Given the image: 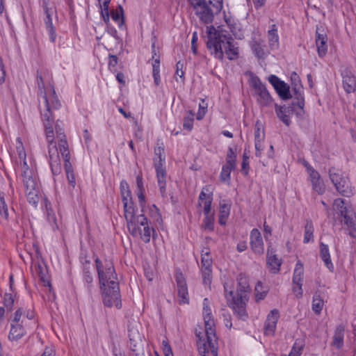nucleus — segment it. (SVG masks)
<instances>
[{
  "label": "nucleus",
  "mask_w": 356,
  "mask_h": 356,
  "mask_svg": "<svg viewBox=\"0 0 356 356\" xmlns=\"http://www.w3.org/2000/svg\"><path fill=\"white\" fill-rule=\"evenodd\" d=\"M95 264L104 305L108 307L120 308L119 284L112 261L97 258Z\"/></svg>",
  "instance_id": "nucleus-3"
},
{
  "label": "nucleus",
  "mask_w": 356,
  "mask_h": 356,
  "mask_svg": "<svg viewBox=\"0 0 356 356\" xmlns=\"http://www.w3.org/2000/svg\"><path fill=\"white\" fill-rule=\"evenodd\" d=\"M343 221L347 226L350 236L353 238H356V220H355L353 215H351L349 217H346V219L343 220Z\"/></svg>",
  "instance_id": "nucleus-35"
},
{
  "label": "nucleus",
  "mask_w": 356,
  "mask_h": 356,
  "mask_svg": "<svg viewBox=\"0 0 356 356\" xmlns=\"http://www.w3.org/2000/svg\"><path fill=\"white\" fill-rule=\"evenodd\" d=\"M333 210L337 214L341 216L343 220L346 219V217H349L353 215L350 206L346 204L344 200L341 198L334 200Z\"/></svg>",
  "instance_id": "nucleus-24"
},
{
  "label": "nucleus",
  "mask_w": 356,
  "mask_h": 356,
  "mask_svg": "<svg viewBox=\"0 0 356 356\" xmlns=\"http://www.w3.org/2000/svg\"><path fill=\"white\" fill-rule=\"evenodd\" d=\"M207 48L216 58L222 60L224 54L230 60L238 58L239 49L237 44L231 38H227L220 27L216 29L213 26H207Z\"/></svg>",
  "instance_id": "nucleus-5"
},
{
  "label": "nucleus",
  "mask_w": 356,
  "mask_h": 356,
  "mask_svg": "<svg viewBox=\"0 0 356 356\" xmlns=\"http://www.w3.org/2000/svg\"><path fill=\"white\" fill-rule=\"evenodd\" d=\"M329 175L332 184L340 194L346 197L353 194V188L348 177L334 168L330 169Z\"/></svg>",
  "instance_id": "nucleus-12"
},
{
  "label": "nucleus",
  "mask_w": 356,
  "mask_h": 356,
  "mask_svg": "<svg viewBox=\"0 0 356 356\" xmlns=\"http://www.w3.org/2000/svg\"><path fill=\"white\" fill-rule=\"evenodd\" d=\"M314 229L312 222H307L305 227V233L303 242L307 243L313 240V233Z\"/></svg>",
  "instance_id": "nucleus-41"
},
{
  "label": "nucleus",
  "mask_w": 356,
  "mask_h": 356,
  "mask_svg": "<svg viewBox=\"0 0 356 356\" xmlns=\"http://www.w3.org/2000/svg\"><path fill=\"white\" fill-rule=\"evenodd\" d=\"M280 318V312L277 309L271 310L267 316L264 323V332L266 336H273L275 334L277 323Z\"/></svg>",
  "instance_id": "nucleus-17"
},
{
  "label": "nucleus",
  "mask_w": 356,
  "mask_h": 356,
  "mask_svg": "<svg viewBox=\"0 0 356 356\" xmlns=\"http://www.w3.org/2000/svg\"><path fill=\"white\" fill-rule=\"evenodd\" d=\"M249 46L252 54L258 59H264L268 54L264 41L254 36L249 41Z\"/></svg>",
  "instance_id": "nucleus-18"
},
{
  "label": "nucleus",
  "mask_w": 356,
  "mask_h": 356,
  "mask_svg": "<svg viewBox=\"0 0 356 356\" xmlns=\"http://www.w3.org/2000/svg\"><path fill=\"white\" fill-rule=\"evenodd\" d=\"M15 302V297L11 293H6L4 295V305L8 309L11 308Z\"/></svg>",
  "instance_id": "nucleus-53"
},
{
  "label": "nucleus",
  "mask_w": 356,
  "mask_h": 356,
  "mask_svg": "<svg viewBox=\"0 0 356 356\" xmlns=\"http://www.w3.org/2000/svg\"><path fill=\"white\" fill-rule=\"evenodd\" d=\"M194 113L191 111H188L184 118L183 122V127L188 131H191L193 128L194 122Z\"/></svg>",
  "instance_id": "nucleus-39"
},
{
  "label": "nucleus",
  "mask_w": 356,
  "mask_h": 356,
  "mask_svg": "<svg viewBox=\"0 0 356 356\" xmlns=\"http://www.w3.org/2000/svg\"><path fill=\"white\" fill-rule=\"evenodd\" d=\"M324 307V301L319 296H315L312 300V310L319 314Z\"/></svg>",
  "instance_id": "nucleus-43"
},
{
  "label": "nucleus",
  "mask_w": 356,
  "mask_h": 356,
  "mask_svg": "<svg viewBox=\"0 0 356 356\" xmlns=\"http://www.w3.org/2000/svg\"><path fill=\"white\" fill-rule=\"evenodd\" d=\"M264 139V130L258 126V124H257L254 129V143H257L258 144V142H263Z\"/></svg>",
  "instance_id": "nucleus-50"
},
{
  "label": "nucleus",
  "mask_w": 356,
  "mask_h": 356,
  "mask_svg": "<svg viewBox=\"0 0 356 356\" xmlns=\"http://www.w3.org/2000/svg\"><path fill=\"white\" fill-rule=\"evenodd\" d=\"M237 282L236 292L229 290L227 283L225 284V298L228 305L236 312L242 314L250 291L248 278L241 274L237 278Z\"/></svg>",
  "instance_id": "nucleus-8"
},
{
  "label": "nucleus",
  "mask_w": 356,
  "mask_h": 356,
  "mask_svg": "<svg viewBox=\"0 0 356 356\" xmlns=\"http://www.w3.org/2000/svg\"><path fill=\"white\" fill-rule=\"evenodd\" d=\"M304 165L309 175V179L312 183L313 189L318 193L322 194L325 191V187L319 173L307 161L304 162Z\"/></svg>",
  "instance_id": "nucleus-15"
},
{
  "label": "nucleus",
  "mask_w": 356,
  "mask_h": 356,
  "mask_svg": "<svg viewBox=\"0 0 356 356\" xmlns=\"http://www.w3.org/2000/svg\"><path fill=\"white\" fill-rule=\"evenodd\" d=\"M321 257L325 263L326 267L330 270L334 269L333 264L332 263L329 248L327 245L321 243Z\"/></svg>",
  "instance_id": "nucleus-32"
},
{
  "label": "nucleus",
  "mask_w": 356,
  "mask_h": 356,
  "mask_svg": "<svg viewBox=\"0 0 356 356\" xmlns=\"http://www.w3.org/2000/svg\"><path fill=\"white\" fill-rule=\"evenodd\" d=\"M207 111V104L205 103L204 99H202L201 102L199 104V109L197 113L196 118L199 120H202L206 115Z\"/></svg>",
  "instance_id": "nucleus-49"
},
{
  "label": "nucleus",
  "mask_w": 356,
  "mask_h": 356,
  "mask_svg": "<svg viewBox=\"0 0 356 356\" xmlns=\"http://www.w3.org/2000/svg\"><path fill=\"white\" fill-rule=\"evenodd\" d=\"M183 66L184 64L180 61H179L176 65L177 70L175 72V79L177 81H180L181 83L184 82V72L183 70Z\"/></svg>",
  "instance_id": "nucleus-48"
},
{
  "label": "nucleus",
  "mask_w": 356,
  "mask_h": 356,
  "mask_svg": "<svg viewBox=\"0 0 356 356\" xmlns=\"http://www.w3.org/2000/svg\"><path fill=\"white\" fill-rule=\"evenodd\" d=\"M34 312L24 307L18 308L9 318L10 330L8 340L17 343L27 333L31 324L34 323Z\"/></svg>",
  "instance_id": "nucleus-7"
},
{
  "label": "nucleus",
  "mask_w": 356,
  "mask_h": 356,
  "mask_svg": "<svg viewBox=\"0 0 356 356\" xmlns=\"http://www.w3.org/2000/svg\"><path fill=\"white\" fill-rule=\"evenodd\" d=\"M236 161V154L235 150L232 147H229L226 157V163L225 165L235 168Z\"/></svg>",
  "instance_id": "nucleus-42"
},
{
  "label": "nucleus",
  "mask_w": 356,
  "mask_h": 356,
  "mask_svg": "<svg viewBox=\"0 0 356 356\" xmlns=\"http://www.w3.org/2000/svg\"><path fill=\"white\" fill-rule=\"evenodd\" d=\"M222 8V3L219 0H205L199 4L193 3V8L195 14L204 23H209L213 21L214 13L220 11Z\"/></svg>",
  "instance_id": "nucleus-9"
},
{
  "label": "nucleus",
  "mask_w": 356,
  "mask_h": 356,
  "mask_svg": "<svg viewBox=\"0 0 356 356\" xmlns=\"http://www.w3.org/2000/svg\"><path fill=\"white\" fill-rule=\"evenodd\" d=\"M202 316L204 323L206 339L204 333L197 329L195 333L198 339V350L204 356H206L207 353H211L212 356H218L215 321L212 313L211 303L208 298H204L203 300Z\"/></svg>",
  "instance_id": "nucleus-6"
},
{
  "label": "nucleus",
  "mask_w": 356,
  "mask_h": 356,
  "mask_svg": "<svg viewBox=\"0 0 356 356\" xmlns=\"http://www.w3.org/2000/svg\"><path fill=\"white\" fill-rule=\"evenodd\" d=\"M111 18L119 26L124 24L123 10L121 6L119 7V10H116L115 12L112 13Z\"/></svg>",
  "instance_id": "nucleus-45"
},
{
  "label": "nucleus",
  "mask_w": 356,
  "mask_h": 356,
  "mask_svg": "<svg viewBox=\"0 0 356 356\" xmlns=\"http://www.w3.org/2000/svg\"><path fill=\"white\" fill-rule=\"evenodd\" d=\"M54 350L52 347H46L41 356H54Z\"/></svg>",
  "instance_id": "nucleus-58"
},
{
  "label": "nucleus",
  "mask_w": 356,
  "mask_h": 356,
  "mask_svg": "<svg viewBox=\"0 0 356 356\" xmlns=\"http://www.w3.org/2000/svg\"><path fill=\"white\" fill-rule=\"evenodd\" d=\"M266 1V0H253L254 7L256 8H259L262 7L265 4Z\"/></svg>",
  "instance_id": "nucleus-64"
},
{
  "label": "nucleus",
  "mask_w": 356,
  "mask_h": 356,
  "mask_svg": "<svg viewBox=\"0 0 356 356\" xmlns=\"http://www.w3.org/2000/svg\"><path fill=\"white\" fill-rule=\"evenodd\" d=\"M343 86L348 93L354 92L356 88V81L354 76L349 74L343 75Z\"/></svg>",
  "instance_id": "nucleus-33"
},
{
  "label": "nucleus",
  "mask_w": 356,
  "mask_h": 356,
  "mask_svg": "<svg viewBox=\"0 0 356 356\" xmlns=\"http://www.w3.org/2000/svg\"><path fill=\"white\" fill-rule=\"evenodd\" d=\"M316 45L319 57H324L327 51V37L325 33H320L316 31Z\"/></svg>",
  "instance_id": "nucleus-27"
},
{
  "label": "nucleus",
  "mask_w": 356,
  "mask_h": 356,
  "mask_svg": "<svg viewBox=\"0 0 356 356\" xmlns=\"http://www.w3.org/2000/svg\"><path fill=\"white\" fill-rule=\"evenodd\" d=\"M268 79L282 99H286L289 98V87L286 83L275 75H270Z\"/></svg>",
  "instance_id": "nucleus-19"
},
{
  "label": "nucleus",
  "mask_w": 356,
  "mask_h": 356,
  "mask_svg": "<svg viewBox=\"0 0 356 356\" xmlns=\"http://www.w3.org/2000/svg\"><path fill=\"white\" fill-rule=\"evenodd\" d=\"M213 191L209 186L202 188L198 198V206L202 208L204 213L214 212L211 210Z\"/></svg>",
  "instance_id": "nucleus-16"
},
{
  "label": "nucleus",
  "mask_w": 356,
  "mask_h": 356,
  "mask_svg": "<svg viewBox=\"0 0 356 356\" xmlns=\"http://www.w3.org/2000/svg\"><path fill=\"white\" fill-rule=\"evenodd\" d=\"M211 265L212 260L208 250H203L201 254V272L203 282L208 285L211 282Z\"/></svg>",
  "instance_id": "nucleus-14"
},
{
  "label": "nucleus",
  "mask_w": 356,
  "mask_h": 356,
  "mask_svg": "<svg viewBox=\"0 0 356 356\" xmlns=\"http://www.w3.org/2000/svg\"><path fill=\"white\" fill-rule=\"evenodd\" d=\"M57 138L59 140V143H58L59 150H58V152L60 153V154L63 159V161L65 163V172H66L67 179L68 180L69 184L72 187H74L76 181H75L74 172H73V168L70 162V151H69V148H68V145H67V140H65V136L64 134V132H63L62 129L60 128H58V129H57ZM57 149H58L57 148ZM58 156L60 157L59 155H58ZM59 160H60V159H59ZM59 163H60V161H59ZM60 166L61 167L60 165ZM60 171H61V170H60Z\"/></svg>",
  "instance_id": "nucleus-10"
},
{
  "label": "nucleus",
  "mask_w": 356,
  "mask_h": 356,
  "mask_svg": "<svg viewBox=\"0 0 356 356\" xmlns=\"http://www.w3.org/2000/svg\"><path fill=\"white\" fill-rule=\"evenodd\" d=\"M83 279H84V282L88 284V288L90 289L91 286V284L93 282V277H92V275L88 272H86L84 273Z\"/></svg>",
  "instance_id": "nucleus-57"
},
{
  "label": "nucleus",
  "mask_w": 356,
  "mask_h": 356,
  "mask_svg": "<svg viewBox=\"0 0 356 356\" xmlns=\"http://www.w3.org/2000/svg\"><path fill=\"white\" fill-rule=\"evenodd\" d=\"M293 293L297 298L302 296V282H293Z\"/></svg>",
  "instance_id": "nucleus-46"
},
{
  "label": "nucleus",
  "mask_w": 356,
  "mask_h": 356,
  "mask_svg": "<svg viewBox=\"0 0 356 356\" xmlns=\"http://www.w3.org/2000/svg\"><path fill=\"white\" fill-rule=\"evenodd\" d=\"M250 85L254 89L253 95L261 107H268L273 103V98L259 77L252 76Z\"/></svg>",
  "instance_id": "nucleus-13"
},
{
  "label": "nucleus",
  "mask_w": 356,
  "mask_h": 356,
  "mask_svg": "<svg viewBox=\"0 0 356 356\" xmlns=\"http://www.w3.org/2000/svg\"><path fill=\"white\" fill-rule=\"evenodd\" d=\"M176 281L177 284L178 296L181 304L188 303L189 301L188 287L184 276L181 273L176 274Z\"/></svg>",
  "instance_id": "nucleus-21"
},
{
  "label": "nucleus",
  "mask_w": 356,
  "mask_h": 356,
  "mask_svg": "<svg viewBox=\"0 0 356 356\" xmlns=\"http://www.w3.org/2000/svg\"><path fill=\"white\" fill-rule=\"evenodd\" d=\"M250 246L252 251L259 255L264 252V244L260 232L253 229L250 232Z\"/></svg>",
  "instance_id": "nucleus-20"
},
{
  "label": "nucleus",
  "mask_w": 356,
  "mask_h": 356,
  "mask_svg": "<svg viewBox=\"0 0 356 356\" xmlns=\"http://www.w3.org/2000/svg\"><path fill=\"white\" fill-rule=\"evenodd\" d=\"M282 264L281 259H278L277 256L273 254L269 250L267 252V266L269 270L272 273H277L280 271Z\"/></svg>",
  "instance_id": "nucleus-29"
},
{
  "label": "nucleus",
  "mask_w": 356,
  "mask_h": 356,
  "mask_svg": "<svg viewBox=\"0 0 356 356\" xmlns=\"http://www.w3.org/2000/svg\"><path fill=\"white\" fill-rule=\"evenodd\" d=\"M234 168H231L229 166L224 165L222 168L220 175V179L222 182H225L229 184L230 181V175L231 172L234 170Z\"/></svg>",
  "instance_id": "nucleus-44"
},
{
  "label": "nucleus",
  "mask_w": 356,
  "mask_h": 356,
  "mask_svg": "<svg viewBox=\"0 0 356 356\" xmlns=\"http://www.w3.org/2000/svg\"><path fill=\"white\" fill-rule=\"evenodd\" d=\"M43 98L44 99L45 108L42 111V117L46 138L49 143V162L52 173L54 175H58L60 173V166L57 147L54 143V129L56 133L58 128L61 129L63 132V129L58 122L54 124L50 110L51 108L58 109L61 105L54 89L51 86H49L47 90L44 91Z\"/></svg>",
  "instance_id": "nucleus-1"
},
{
  "label": "nucleus",
  "mask_w": 356,
  "mask_h": 356,
  "mask_svg": "<svg viewBox=\"0 0 356 356\" xmlns=\"http://www.w3.org/2000/svg\"><path fill=\"white\" fill-rule=\"evenodd\" d=\"M225 22L230 31L236 39L242 40L244 38V30L238 22H236L232 19H227Z\"/></svg>",
  "instance_id": "nucleus-30"
},
{
  "label": "nucleus",
  "mask_w": 356,
  "mask_h": 356,
  "mask_svg": "<svg viewBox=\"0 0 356 356\" xmlns=\"http://www.w3.org/2000/svg\"><path fill=\"white\" fill-rule=\"evenodd\" d=\"M136 189L135 193L138 198L139 204L141 207V213H138V209L132 211L133 216L131 221L125 218L127 228L129 233L134 237H139L144 243H149L151 239L152 234L154 232L147 218L143 213V207L145 204V187L143 178L138 175L136 179Z\"/></svg>",
  "instance_id": "nucleus-4"
},
{
  "label": "nucleus",
  "mask_w": 356,
  "mask_h": 356,
  "mask_svg": "<svg viewBox=\"0 0 356 356\" xmlns=\"http://www.w3.org/2000/svg\"><path fill=\"white\" fill-rule=\"evenodd\" d=\"M44 15L45 17L44 18V22L45 24L47 31L49 36V40L51 42H55L56 38V33L55 28L53 25L52 22V14L53 11L49 9L47 6H45L44 8Z\"/></svg>",
  "instance_id": "nucleus-23"
},
{
  "label": "nucleus",
  "mask_w": 356,
  "mask_h": 356,
  "mask_svg": "<svg viewBox=\"0 0 356 356\" xmlns=\"http://www.w3.org/2000/svg\"><path fill=\"white\" fill-rule=\"evenodd\" d=\"M254 147H255L256 156L260 157L261 156L262 151L264 149L263 142H258V144L257 143H254Z\"/></svg>",
  "instance_id": "nucleus-54"
},
{
  "label": "nucleus",
  "mask_w": 356,
  "mask_h": 356,
  "mask_svg": "<svg viewBox=\"0 0 356 356\" xmlns=\"http://www.w3.org/2000/svg\"><path fill=\"white\" fill-rule=\"evenodd\" d=\"M237 250L240 252H243L247 248V244L245 241L239 242L237 244Z\"/></svg>",
  "instance_id": "nucleus-62"
},
{
  "label": "nucleus",
  "mask_w": 356,
  "mask_h": 356,
  "mask_svg": "<svg viewBox=\"0 0 356 356\" xmlns=\"http://www.w3.org/2000/svg\"><path fill=\"white\" fill-rule=\"evenodd\" d=\"M48 220L52 223L55 227H57L56 217L54 213H48Z\"/></svg>",
  "instance_id": "nucleus-63"
},
{
  "label": "nucleus",
  "mask_w": 356,
  "mask_h": 356,
  "mask_svg": "<svg viewBox=\"0 0 356 356\" xmlns=\"http://www.w3.org/2000/svg\"><path fill=\"white\" fill-rule=\"evenodd\" d=\"M230 204L225 202H220L218 215V222L220 225H225L230 213Z\"/></svg>",
  "instance_id": "nucleus-31"
},
{
  "label": "nucleus",
  "mask_w": 356,
  "mask_h": 356,
  "mask_svg": "<svg viewBox=\"0 0 356 356\" xmlns=\"http://www.w3.org/2000/svg\"><path fill=\"white\" fill-rule=\"evenodd\" d=\"M36 81H37L38 88L41 92H42L43 90H44V92L45 90H47V89L44 88V83L42 77L40 74H37Z\"/></svg>",
  "instance_id": "nucleus-56"
},
{
  "label": "nucleus",
  "mask_w": 356,
  "mask_h": 356,
  "mask_svg": "<svg viewBox=\"0 0 356 356\" xmlns=\"http://www.w3.org/2000/svg\"><path fill=\"white\" fill-rule=\"evenodd\" d=\"M100 5L101 12L103 16L104 15L108 18V5L110 0H98Z\"/></svg>",
  "instance_id": "nucleus-51"
},
{
  "label": "nucleus",
  "mask_w": 356,
  "mask_h": 356,
  "mask_svg": "<svg viewBox=\"0 0 356 356\" xmlns=\"http://www.w3.org/2000/svg\"><path fill=\"white\" fill-rule=\"evenodd\" d=\"M303 273V264L300 261H298L293 270V282H302Z\"/></svg>",
  "instance_id": "nucleus-38"
},
{
  "label": "nucleus",
  "mask_w": 356,
  "mask_h": 356,
  "mask_svg": "<svg viewBox=\"0 0 356 356\" xmlns=\"http://www.w3.org/2000/svg\"><path fill=\"white\" fill-rule=\"evenodd\" d=\"M162 351L164 356H174L172 348L168 343L167 340H163L162 341Z\"/></svg>",
  "instance_id": "nucleus-52"
},
{
  "label": "nucleus",
  "mask_w": 356,
  "mask_h": 356,
  "mask_svg": "<svg viewBox=\"0 0 356 356\" xmlns=\"http://www.w3.org/2000/svg\"><path fill=\"white\" fill-rule=\"evenodd\" d=\"M0 218L3 220L8 218V210L4 200V194L0 191Z\"/></svg>",
  "instance_id": "nucleus-40"
},
{
  "label": "nucleus",
  "mask_w": 356,
  "mask_h": 356,
  "mask_svg": "<svg viewBox=\"0 0 356 356\" xmlns=\"http://www.w3.org/2000/svg\"><path fill=\"white\" fill-rule=\"evenodd\" d=\"M120 193L130 191L128 183L124 180H122L120 181Z\"/></svg>",
  "instance_id": "nucleus-59"
},
{
  "label": "nucleus",
  "mask_w": 356,
  "mask_h": 356,
  "mask_svg": "<svg viewBox=\"0 0 356 356\" xmlns=\"http://www.w3.org/2000/svg\"><path fill=\"white\" fill-rule=\"evenodd\" d=\"M121 197L124 204V216L131 221L132 218V211L136 210L134 207L131 191L122 192Z\"/></svg>",
  "instance_id": "nucleus-22"
},
{
  "label": "nucleus",
  "mask_w": 356,
  "mask_h": 356,
  "mask_svg": "<svg viewBox=\"0 0 356 356\" xmlns=\"http://www.w3.org/2000/svg\"><path fill=\"white\" fill-rule=\"evenodd\" d=\"M155 158L154 165L156 172V178L159 190L162 195L166 192V170H165V157L164 154V148L158 147L154 149Z\"/></svg>",
  "instance_id": "nucleus-11"
},
{
  "label": "nucleus",
  "mask_w": 356,
  "mask_h": 356,
  "mask_svg": "<svg viewBox=\"0 0 356 356\" xmlns=\"http://www.w3.org/2000/svg\"><path fill=\"white\" fill-rule=\"evenodd\" d=\"M154 83L159 86L161 82L160 71L152 72Z\"/></svg>",
  "instance_id": "nucleus-61"
},
{
  "label": "nucleus",
  "mask_w": 356,
  "mask_h": 356,
  "mask_svg": "<svg viewBox=\"0 0 356 356\" xmlns=\"http://www.w3.org/2000/svg\"><path fill=\"white\" fill-rule=\"evenodd\" d=\"M343 336L344 329L341 326H339L336 328L333 337L332 344L337 348H340L343 345Z\"/></svg>",
  "instance_id": "nucleus-34"
},
{
  "label": "nucleus",
  "mask_w": 356,
  "mask_h": 356,
  "mask_svg": "<svg viewBox=\"0 0 356 356\" xmlns=\"http://www.w3.org/2000/svg\"><path fill=\"white\" fill-rule=\"evenodd\" d=\"M149 211L152 217L155 218L156 220H159L160 219L159 209L155 205H152L150 207Z\"/></svg>",
  "instance_id": "nucleus-55"
},
{
  "label": "nucleus",
  "mask_w": 356,
  "mask_h": 356,
  "mask_svg": "<svg viewBox=\"0 0 356 356\" xmlns=\"http://www.w3.org/2000/svg\"><path fill=\"white\" fill-rule=\"evenodd\" d=\"M268 293V288L258 282L254 288V296L257 301L263 300Z\"/></svg>",
  "instance_id": "nucleus-36"
},
{
  "label": "nucleus",
  "mask_w": 356,
  "mask_h": 356,
  "mask_svg": "<svg viewBox=\"0 0 356 356\" xmlns=\"http://www.w3.org/2000/svg\"><path fill=\"white\" fill-rule=\"evenodd\" d=\"M15 170L20 174L25 188L29 202L36 207L40 200L39 184L35 172V165L30 159H26V154L20 138L16 139L15 151L11 154Z\"/></svg>",
  "instance_id": "nucleus-2"
},
{
  "label": "nucleus",
  "mask_w": 356,
  "mask_h": 356,
  "mask_svg": "<svg viewBox=\"0 0 356 356\" xmlns=\"http://www.w3.org/2000/svg\"><path fill=\"white\" fill-rule=\"evenodd\" d=\"M267 39L268 46L270 49L275 50L277 49L280 46V38L278 35V30L276 24H273L269 26L268 30L267 31Z\"/></svg>",
  "instance_id": "nucleus-25"
},
{
  "label": "nucleus",
  "mask_w": 356,
  "mask_h": 356,
  "mask_svg": "<svg viewBox=\"0 0 356 356\" xmlns=\"http://www.w3.org/2000/svg\"><path fill=\"white\" fill-rule=\"evenodd\" d=\"M204 215L202 227L208 231H212L214 227V212L204 213Z\"/></svg>",
  "instance_id": "nucleus-37"
},
{
  "label": "nucleus",
  "mask_w": 356,
  "mask_h": 356,
  "mask_svg": "<svg viewBox=\"0 0 356 356\" xmlns=\"http://www.w3.org/2000/svg\"><path fill=\"white\" fill-rule=\"evenodd\" d=\"M275 112L277 117L283 123L289 126L291 123V118L293 115V108L291 106L275 105Z\"/></svg>",
  "instance_id": "nucleus-26"
},
{
  "label": "nucleus",
  "mask_w": 356,
  "mask_h": 356,
  "mask_svg": "<svg viewBox=\"0 0 356 356\" xmlns=\"http://www.w3.org/2000/svg\"><path fill=\"white\" fill-rule=\"evenodd\" d=\"M151 63L152 72L160 71V56L156 54L154 49L152 51Z\"/></svg>",
  "instance_id": "nucleus-47"
},
{
  "label": "nucleus",
  "mask_w": 356,
  "mask_h": 356,
  "mask_svg": "<svg viewBox=\"0 0 356 356\" xmlns=\"http://www.w3.org/2000/svg\"><path fill=\"white\" fill-rule=\"evenodd\" d=\"M242 170L245 175L248 174L249 168V160L243 159L241 163Z\"/></svg>",
  "instance_id": "nucleus-60"
},
{
  "label": "nucleus",
  "mask_w": 356,
  "mask_h": 356,
  "mask_svg": "<svg viewBox=\"0 0 356 356\" xmlns=\"http://www.w3.org/2000/svg\"><path fill=\"white\" fill-rule=\"evenodd\" d=\"M136 334V337L133 336L131 337V334H129L130 337V348L131 351L134 353L133 356H145V353L143 348L142 341L140 339V336L138 333Z\"/></svg>",
  "instance_id": "nucleus-28"
}]
</instances>
